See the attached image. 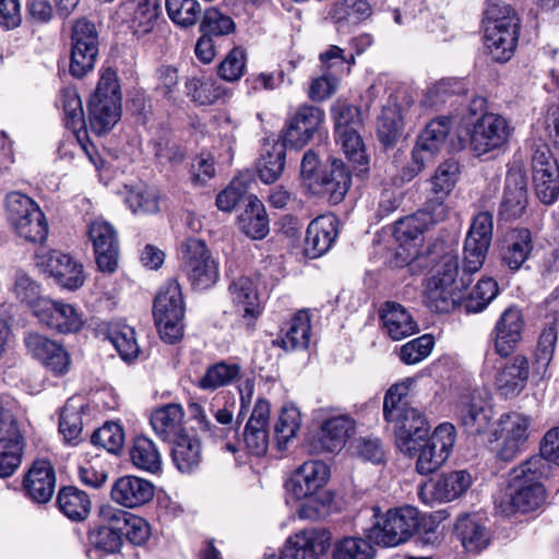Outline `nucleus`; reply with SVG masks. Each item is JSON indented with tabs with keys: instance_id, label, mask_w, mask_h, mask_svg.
<instances>
[{
	"instance_id": "nucleus-1",
	"label": "nucleus",
	"mask_w": 559,
	"mask_h": 559,
	"mask_svg": "<svg viewBox=\"0 0 559 559\" xmlns=\"http://www.w3.org/2000/svg\"><path fill=\"white\" fill-rule=\"evenodd\" d=\"M548 469L549 465L537 455L514 467L509 475L503 512L528 513L543 506L546 492L540 480L548 474Z\"/></svg>"
},
{
	"instance_id": "nucleus-2",
	"label": "nucleus",
	"mask_w": 559,
	"mask_h": 559,
	"mask_svg": "<svg viewBox=\"0 0 559 559\" xmlns=\"http://www.w3.org/2000/svg\"><path fill=\"white\" fill-rule=\"evenodd\" d=\"M484 15L486 50L492 61L506 63L518 48L521 19L510 4L501 0H488Z\"/></svg>"
},
{
	"instance_id": "nucleus-3",
	"label": "nucleus",
	"mask_w": 559,
	"mask_h": 559,
	"mask_svg": "<svg viewBox=\"0 0 559 559\" xmlns=\"http://www.w3.org/2000/svg\"><path fill=\"white\" fill-rule=\"evenodd\" d=\"M407 388L402 384L392 385L383 401V417L393 423L396 445L402 453H412L418 442L430 431L429 423L424 413L409 405L404 396Z\"/></svg>"
},
{
	"instance_id": "nucleus-4",
	"label": "nucleus",
	"mask_w": 559,
	"mask_h": 559,
	"mask_svg": "<svg viewBox=\"0 0 559 559\" xmlns=\"http://www.w3.org/2000/svg\"><path fill=\"white\" fill-rule=\"evenodd\" d=\"M472 278L463 272L460 275L459 258L453 254L442 257L425 288L426 306L435 312L448 313L462 300V292Z\"/></svg>"
},
{
	"instance_id": "nucleus-5",
	"label": "nucleus",
	"mask_w": 559,
	"mask_h": 559,
	"mask_svg": "<svg viewBox=\"0 0 559 559\" xmlns=\"http://www.w3.org/2000/svg\"><path fill=\"white\" fill-rule=\"evenodd\" d=\"M153 316L160 338L175 344L183 335L185 301L179 283L170 280L158 290L153 305Z\"/></svg>"
},
{
	"instance_id": "nucleus-6",
	"label": "nucleus",
	"mask_w": 559,
	"mask_h": 559,
	"mask_svg": "<svg viewBox=\"0 0 559 559\" xmlns=\"http://www.w3.org/2000/svg\"><path fill=\"white\" fill-rule=\"evenodd\" d=\"M419 511L412 506L389 509L383 514L376 513V522L369 528V537L383 547H395L406 543L417 531Z\"/></svg>"
},
{
	"instance_id": "nucleus-7",
	"label": "nucleus",
	"mask_w": 559,
	"mask_h": 559,
	"mask_svg": "<svg viewBox=\"0 0 559 559\" xmlns=\"http://www.w3.org/2000/svg\"><path fill=\"white\" fill-rule=\"evenodd\" d=\"M181 269L198 290L211 288L219 277L218 263L206 243L198 238H188L181 243Z\"/></svg>"
},
{
	"instance_id": "nucleus-8",
	"label": "nucleus",
	"mask_w": 559,
	"mask_h": 559,
	"mask_svg": "<svg viewBox=\"0 0 559 559\" xmlns=\"http://www.w3.org/2000/svg\"><path fill=\"white\" fill-rule=\"evenodd\" d=\"M532 419L518 412L502 414L491 433L489 442H498L496 452L501 461H512L524 451L530 436Z\"/></svg>"
},
{
	"instance_id": "nucleus-9",
	"label": "nucleus",
	"mask_w": 559,
	"mask_h": 559,
	"mask_svg": "<svg viewBox=\"0 0 559 559\" xmlns=\"http://www.w3.org/2000/svg\"><path fill=\"white\" fill-rule=\"evenodd\" d=\"M455 442V427L450 423L440 424L431 436L424 437L414 452L404 453L417 455L416 471L420 475L435 473L447 461Z\"/></svg>"
},
{
	"instance_id": "nucleus-10",
	"label": "nucleus",
	"mask_w": 559,
	"mask_h": 559,
	"mask_svg": "<svg viewBox=\"0 0 559 559\" xmlns=\"http://www.w3.org/2000/svg\"><path fill=\"white\" fill-rule=\"evenodd\" d=\"M432 224L430 213H417L399 219L394 225L393 235L400 247L394 257V265L399 267L411 266L420 253L423 234Z\"/></svg>"
},
{
	"instance_id": "nucleus-11",
	"label": "nucleus",
	"mask_w": 559,
	"mask_h": 559,
	"mask_svg": "<svg viewBox=\"0 0 559 559\" xmlns=\"http://www.w3.org/2000/svg\"><path fill=\"white\" fill-rule=\"evenodd\" d=\"M71 41L70 73L83 78L94 69L98 55V33L94 23L79 19L72 27Z\"/></svg>"
},
{
	"instance_id": "nucleus-12",
	"label": "nucleus",
	"mask_w": 559,
	"mask_h": 559,
	"mask_svg": "<svg viewBox=\"0 0 559 559\" xmlns=\"http://www.w3.org/2000/svg\"><path fill=\"white\" fill-rule=\"evenodd\" d=\"M512 134L508 120L497 114L477 118L469 131V147L476 156L503 147Z\"/></svg>"
},
{
	"instance_id": "nucleus-13",
	"label": "nucleus",
	"mask_w": 559,
	"mask_h": 559,
	"mask_svg": "<svg viewBox=\"0 0 559 559\" xmlns=\"http://www.w3.org/2000/svg\"><path fill=\"white\" fill-rule=\"evenodd\" d=\"M532 176L538 200L546 205L554 204L559 198V166L546 144L533 153Z\"/></svg>"
},
{
	"instance_id": "nucleus-14",
	"label": "nucleus",
	"mask_w": 559,
	"mask_h": 559,
	"mask_svg": "<svg viewBox=\"0 0 559 559\" xmlns=\"http://www.w3.org/2000/svg\"><path fill=\"white\" fill-rule=\"evenodd\" d=\"M325 120L324 110L314 105H300L286 122L284 146L300 150L320 132Z\"/></svg>"
},
{
	"instance_id": "nucleus-15",
	"label": "nucleus",
	"mask_w": 559,
	"mask_h": 559,
	"mask_svg": "<svg viewBox=\"0 0 559 559\" xmlns=\"http://www.w3.org/2000/svg\"><path fill=\"white\" fill-rule=\"evenodd\" d=\"M35 259L37 266L67 289H78L85 282L83 265L69 254L57 250L40 251Z\"/></svg>"
},
{
	"instance_id": "nucleus-16",
	"label": "nucleus",
	"mask_w": 559,
	"mask_h": 559,
	"mask_svg": "<svg viewBox=\"0 0 559 559\" xmlns=\"http://www.w3.org/2000/svg\"><path fill=\"white\" fill-rule=\"evenodd\" d=\"M525 321L522 311L516 306L506 308L495 323L490 333L495 353L508 357L522 341Z\"/></svg>"
},
{
	"instance_id": "nucleus-17",
	"label": "nucleus",
	"mask_w": 559,
	"mask_h": 559,
	"mask_svg": "<svg viewBox=\"0 0 559 559\" xmlns=\"http://www.w3.org/2000/svg\"><path fill=\"white\" fill-rule=\"evenodd\" d=\"M356 421L344 413L332 414L323 419L318 435L311 442L317 453H334L341 451L347 439L354 435Z\"/></svg>"
},
{
	"instance_id": "nucleus-18",
	"label": "nucleus",
	"mask_w": 559,
	"mask_h": 559,
	"mask_svg": "<svg viewBox=\"0 0 559 559\" xmlns=\"http://www.w3.org/2000/svg\"><path fill=\"white\" fill-rule=\"evenodd\" d=\"M88 238L93 243L96 264L102 272L114 273L118 266L119 242L115 228L103 219L88 226Z\"/></svg>"
},
{
	"instance_id": "nucleus-19",
	"label": "nucleus",
	"mask_w": 559,
	"mask_h": 559,
	"mask_svg": "<svg viewBox=\"0 0 559 559\" xmlns=\"http://www.w3.org/2000/svg\"><path fill=\"white\" fill-rule=\"evenodd\" d=\"M329 478L330 468L324 462L307 461L294 472L286 488L296 500L308 499L324 487Z\"/></svg>"
},
{
	"instance_id": "nucleus-20",
	"label": "nucleus",
	"mask_w": 559,
	"mask_h": 559,
	"mask_svg": "<svg viewBox=\"0 0 559 559\" xmlns=\"http://www.w3.org/2000/svg\"><path fill=\"white\" fill-rule=\"evenodd\" d=\"M27 350L52 374H66L71 365L70 355L63 346L39 333L31 332L24 338Z\"/></svg>"
},
{
	"instance_id": "nucleus-21",
	"label": "nucleus",
	"mask_w": 559,
	"mask_h": 559,
	"mask_svg": "<svg viewBox=\"0 0 559 559\" xmlns=\"http://www.w3.org/2000/svg\"><path fill=\"white\" fill-rule=\"evenodd\" d=\"M331 534L323 528H306L290 536L282 549V559H319L328 549Z\"/></svg>"
},
{
	"instance_id": "nucleus-22",
	"label": "nucleus",
	"mask_w": 559,
	"mask_h": 559,
	"mask_svg": "<svg viewBox=\"0 0 559 559\" xmlns=\"http://www.w3.org/2000/svg\"><path fill=\"white\" fill-rule=\"evenodd\" d=\"M455 417L468 435L487 431L492 412L485 399L476 392L462 395L455 406Z\"/></svg>"
},
{
	"instance_id": "nucleus-23",
	"label": "nucleus",
	"mask_w": 559,
	"mask_h": 559,
	"mask_svg": "<svg viewBox=\"0 0 559 559\" xmlns=\"http://www.w3.org/2000/svg\"><path fill=\"white\" fill-rule=\"evenodd\" d=\"M35 317L43 324L60 333L78 332L83 324L80 314L72 305L50 298L37 304Z\"/></svg>"
},
{
	"instance_id": "nucleus-24",
	"label": "nucleus",
	"mask_w": 559,
	"mask_h": 559,
	"mask_svg": "<svg viewBox=\"0 0 559 559\" xmlns=\"http://www.w3.org/2000/svg\"><path fill=\"white\" fill-rule=\"evenodd\" d=\"M454 531L467 552L479 554L491 542V532L486 519L478 513H465L457 516Z\"/></svg>"
},
{
	"instance_id": "nucleus-25",
	"label": "nucleus",
	"mask_w": 559,
	"mask_h": 559,
	"mask_svg": "<svg viewBox=\"0 0 559 559\" xmlns=\"http://www.w3.org/2000/svg\"><path fill=\"white\" fill-rule=\"evenodd\" d=\"M350 183V170L343 160L333 157L330 159V169L322 171L318 182L310 190L328 197L331 203L337 204L345 198Z\"/></svg>"
},
{
	"instance_id": "nucleus-26",
	"label": "nucleus",
	"mask_w": 559,
	"mask_h": 559,
	"mask_svg": "<svg viewBox=\"0 0 559 559\" xmlns=\"http://www.w3.org/2000/svg\"><path fill=\"white\" fill-rule=\"evenodd\" d=\"M527 182L525 175L519 169L507 173L504 191L499 214L504 219L521 217L527 206Z\"/></svg>"
},
{
	"instance_id": "nucleus-27",
	"label": "nucleus",
	"mask_w": 559,
	"mask_h": 559,
	"mask_svg": "<svg viewBox=\"0 0 559 559\" xmlns=\"http://www.w3.org/2000/svg\"><path fill=\"white\" fill-rule=\"evenodd\" d=\"M23 488L26 496L34 502H48L56 489V474L50 462L35 461L24 476Z\"/></svg>"
},
{
	"instance_id": "nucleus-28",
	"label": "nucleus",
	"mask_w": 559,
	"mask_h": 559,
	"mask_svg": "<svg viewBox=\"0 0 559 559\" xmlns=\"http://www.w3.org/2000/svg\"><path fill=\"white\" fill-rule=\"evenodd\" d=\"M528 376L527 358L523 355H515L498 370L495 377L496 389L504 399L515 397L526 386Z\"/></svg>"
},
{
	"instance_id": "nucleus-29",
	"label": "nucleus",
	"mask_w": 559,
	"mask_h": 559,
	"mask_svg": "<svg viewBox=\"0 0 559 559\" xmlns=\"http://www.w3.org/2000/svg\"><path fill=\"white\" fill-rule=\"evenodd\" d=\"M338 235L337 219L333 215H321L310 222L306 233L305 252L316 259L330 250Z\"/></svg>"
},
{
	"instance_id": "nucleus-30",
	"label": "nucleus",
	"mask_w": 559,
	"mask_h": 559,
	"mask_svg": "<svg viewBox=\"0 0 559 559\" xmlns=\"http://www.w3.org/2000/svg\"><path fill=\"white\" fill-rule=\"evenodd\" d=\"M229 294L238 309L241 322L247 331L251 332L255 320L261 313L258 293L252 280L241 276L233 281L229 285Z\"/></svg>"
},
{
	"instance_id": "nucleus-31",
	"label": "nucleus",
	"mask_w": 559,
	"mask_h": 559,
	"mask_svg": "<svg viewBox=\"0 0 559 559\" xmlns=\"http://www.w3.org/2000/svg\"><path fill=\"white\" fill-rule=\"evenodd\" d=\"M270 404L264 399L255 402L252 414L245 427L243 441L254 455H263L269 445Z\"/></svg>"
},
{
	"instance_id": "nucleus-32",
	"label": "nucleus",
	"mask_w": 559,
	"mask_h": 559,
	"mask_svg": "<svg viewBox=\"0 0 559 559\" xmlns=\"http://www.w3.org/2000/svg\"><path fill=\"white\" fill-rule=\"evenodd\" d=\"M110 495L118 504L133 509L153 499L154 486L144 478L123 476L114 483Z\"/></svg>"
},
{
	"instance_id": "nucleus-33",
	"label": "nucleus",
	"mask_w": 559,
	"mask_h": 559,
	"mask_svg": "<svg viewBox=\"0 0 559 559\" xmlns=\"http://www.w3.org/2000/svg\"><path fill=\"white\" fill-rule=\"evenodd\" d=\"M533 250L532 233L527 228H514L503 239L501 261L509 270L519 271Z\"/></svg>"
},
{
	"instance_id": "nucleus-34",
	"label": "nucleus",
	"mask_w": 559,
	"mask_h": 559,
	"mask_svg": "<svg viewBox=\"0 0 559 559\" xmlns=\"http://www.w3.org/2000/svg\"><path fill=\"white\" fill-rule=\"evenodd\" d=\"M386 334L393 341H401L418 332L417 322L409 311L395 301H386L380 313Z\"/></svg>"
},
{
	"instance_id": "nucleus-35",
	"label": "nucleus",
	"mask_w": 559,
	"mask_h": 559,
	"mask_svg": "<svg viewBox=\"0 0 559 559\" xmlns=\"http://www.w3.org/2000/svg\"><path fill=\"white\" fill-rule=\"evenodd\" d=\"M183 409L179 404H168L155 409L151 425L155 433L165 441H171L187 432L182 427Z\"/></svg>"
},
{
	"instance_id": "nucleus-36",
	"label": "nucleus",
	"mask_w": 559,
	"mask_h": 559,
	"mask_svg": "<svg viewBox=\"0 0 559 559\" xmlns=\"http://www.w3.org/2000/svg\"><path fill=\"white\" fill-rule=\"evenodd\" d=\"M88 112L91 130L98 135L106 133L120 119L121 100L91 98Z\"/></svg>"
},
{
	"instance_id": "nucleus-37",
	"label": "nucleus",
	"mask_w": 559,
	"mask_h": 559,
	"mask_svg": "<svg viewBox=\"0 0 559 559\" xmlns=\"http://www.w3.org/2000/svg\"><path fill=\"white\" fill-rule=\"evenodd\" d=\"M170 442L173 462L181 473H190L200 465L201 442L194 435L185 432Z\"/></svg>"
},
{
	"instance_id": "nucleus-38",
	"label": "nucleus",
	"mask_w": 559,
	"mask_h": 559,
	"mask_svg": "<svg viewBox=\"0 0 559 559\" xmlns=\"http://www.w3.org/2000/svg\"><path fill=\"white\" fill-rule=\"evenodd\" d=\"M239 216V228L252 239H263L269 234V218L263 203L253 194L248 198Z\"/></svg>"
},
{
	"instance_id": "nucleus-39",
	"label": "nucleus",
	"mask_w": 559,
	"mask_h": 559,
	"mask_svg": "<svg viewBox=\"0 0 559 559\" xmlns=\"http://www.w3.org/2000/svg\"><path fill=\"white\" fill-rule=\"evenodd\" d=\"M310 317L307 311H298L283 330V335L273 343L285 350L305 349L310 342Z\"/></svg>"
},
{
	"instance_id": "nucleus-40",
	"label": "nucleus",
	"mask_w": 559,
	"mask_h": 559,
	"mask_svg": "<svg viewBox=\"0 0 559 559\" xmlns=\"http://www.w3.org/2000/svg\"><path fill=\"white\" fill-rule=\"evenodd\" d=\"M472 485L466 471L441 474L432 485V495L440 502H449L461 497Z\"/></svg>"
},
{
	"instance_id": "nucleus-41",
	"label": "nucleus",
	"mask_w": 559,
	"mask_h": 559,
	"mask_svg": "<svg viewBox=\"0 0 559 559\" xmlns=\"http://www.w3.org/2000/svg\"><path fill=\"white\" fill-rule=\"evenodd\" d=\"M57 504L59 510L72 521L84 520L91 511V500L87 493L73 486L59 490Z\"/></svg>"
},
{
	"instance_id": "nucleus-42",
	"label": "nucleus",
	"mask_w": 559,
	"mask_h": 559,
	"mask_svg": "<svg viewBox=\"0 0 559 559\" xmlns=\"http://www.w3.org/2000/svg\"><path fill=\"white\" fill-rule=\"evenodd\" d=\"M372 539L361 536H346L335 542L332 559H374L377 548Z\"/></svg>"
},
{
	"instance_id": "nucleus-43",
	"label": "nucleus",
	"mask_w": 559,
	"mask_h": 559,
	"mask_svg": "<svg viewBox=\"0 0 559 559\" xmlns=\"http://www.w3.org/2000/svg\"><path fill=\"white\" fill-rule=\"evenodd\" d=\"M132 464L142 471L157 473L162 466V457L155 443L144 436H138L130 449Z\"/></svg>"
},
{
	"instance_id": "nucleus-44",
	"label": "nucleus",
	"mask_w": 559,
	"mask_h": 559,
	"mask_svg": "<svg viewBox=\"0 0 559 559\" xmlns=\"http://www.w3.org/2000/svg\"><path fill=\"white\" fill-rule=\"evenodd\" d=\"M240 376L241 368L238 364L219 361L207 367L205 373L198 380V386L202 390L214 391L234 383Z\"/></svg>"
},
{
	"instance_id": "nucleus-45",
	"label": "nucleus",
	"mask_w": 559,
	"mask_h": 559,
	"mask_svg": "<svg viewBox=\"0 0 559 559\" xmlns=\"http://www.w3.org/2000/svg\"><path fill=\"white\" fill-rule=\"evenodd\" d=\"M499 285L492 277H481L463 299L462 307L467 313H479L498 296Z\"/></svg>"
},
{
	"instance_id": "nucleus-46",
	"label": "nucleus",
	"mask_w": 559,
	"mask_h": 559,
	"mask_svg": "<svg viewBox=\"0 0 559 559\" xmlns=\"http://www.w3.org/2000/svg\"><path fill=\"white\" fill-rule=\"evenodd\" d=\"M25 447L23 435L0 438V477L7 478L15 473L22 462Z\"/></svg>"
},
{
	"instance_id": "nucleus-47",
	"label": "nucleus",
	"mask_w": 559,
	"mask_h": 559,
	"mask_svg": "<svg viewBox=\"0 0 559 559\" xmlns=\"http://www.w3.org/2000/svg\"><path fill=\"white\" fill-rule=\"evenodd\" d=\"M451 129V118L439 116L426 124L417 142H419V145L425 150L437 154L445 145Z\"/></svg>"
},
{
	"instance_id": "nucleus-48",
	"label": "nucleus",
	"mask_w": 559,
	"mask_h": 559,
	"mask_svg": "<svg viewBox=\"0 0 559 559\" xmlns=\"http://www.w3.org/2000/svg\"><path fill=\"white\" fill-rule=\"evenodd\" d=\"M186 95L197 105L215 103L223 94L222 86L207 76H190L185 82Z\"/></svg>"
},
{
	"instance_id": "nucleus-49",
	"label": "nucleus",
	"mask_w": 559,
	"mask_h": 559,
	"mask_svg": "<svg viewBox=\"0 0 559 559\" xmlns=\"http://www.w3.org/2000/svg\"><path fill=\"white\" fill-rule=\"evenodd\" d=\"M12 227L20 238L28 242L41 243L48 236V223L40 209L15 222Z\"/></svg>"
},
{
	"instance_id": "nucleus-50",
	"label": "nucleus",
	"mask_w": 559,
	"mask_h": 559,
	"mask_svg": "<svg viewBox=\"0 0 559 559\" xmlns=\"http://www.w3.org/2000/svg\"><path fill=\"white\" fill-rule=\"evenodd\" d=\"M335 140L341 145L348 160L358 168V171L362 173L368 169L369 159L359 130L335 134Z\"/></svg>"
},
{
	"instance_id": "nucleus-51",
	"label": "nucleus",
	"mask_w": 559,
	"mask_h": 559,
	"mask_svg": "<svg viewBox=\"0 0 559 559\" xmlns=\"http://www.w3.org/2000/svg\"><path fill=\"white\" fill-rule=\"evenodd\" d=\"M169 19L181 27L197 24L202 15V8L198 0H165Z\"/></svg>"
},
{
	"instance_id": "nucleus-52",
	"label": "nucleus",
	"mask_w": 559,
	"mask_h": 559,
	"mask_svg": "<svg viewBox=\"0 0 559 559\" xmlns=\"http://www.w3.org/2000/svg\"><path fill=\"white\" fill-rule=\"evenodd\" d=\"M108 341L126 361H132L140 355V346L135 338V331L129 325H116L110 328Z\"/></svg>"
},
{
	"instance_id": "nucleus-53",
	"label": "nucleus",
	"mask_w": 559,
	"mask_h": 559,
	"mask_svg": "<svg viewBox=\"0 0 559 559\" xmlns=\"http://www.w3.org/2000/svg\"><path fill=\"white\" fill-rule=\"evenodd\" d=\"M285 147L284 143L282 145L275 144L261 155L258 163V173L263 182L272 183L282 175L285 167Z\"/></svg>"
},
{
	"instance_id": "nucleus-54",
	"label": "nucleus",
	"mask_w": 559,
	"mask_h": 559,
	"mask_svg": "<svg viewBox=\"0 0 559 559\" xmlns=\"http://www.w3.org/2000/svg\"><path fill=\"white\" fill-rule=\"evenodd\" d=\"M335 123V134L359 130L362 127L360 108L346 100L338 99L331 108Z\"/></svg>"
},
{
	"instance_id": "nucleus-55",
	"label": "nucleus",
	"mask_w": 559,
	"mask_h": 559,
	"mask_svg": "<svg viewBox=\"0 0 559 559\" xmlns=\"http://www.w3.org/2000/svg\"><path fill=\"white\" fill-rule=\"evenodd\" d=\"M460 175V164L447 159L440 164L431 178V191L436 199L443 200L454 188Z\"/></svg>"
},
{
	"instance_id": "nucleus-56",
	"label": "nucleus",
	"mask_w": 559,
	"mask_h": 559,
	"mask_svg": "<svg viewBox=\"0 0 559 559\" xmlns=\"http://www.w3.org/2000/svg\"><path fill=\"white\" fill-rule=\"evenodd\" d=\"M59 102L64 112L67 128L76 132L79 128L85 127L82 100L74 87L63 88Z\"/></svg>"
},
{
	"instance_id": "nucleus-57",
	"label": "nucleus",
	"mask_w": 559,
	"mask_h": 559,
	"mask_svg": "<svg viewBox=\"0 0 559 559\" xmlns=\"http://www.w3.org/2000/svg\"><path fill=\"white\" fill-rule=\"evenodd\" d=\"M200 22V32L212 37L225 36L235 31L233 19L216 8L204 10Z\"/></svg>"
},
{
	"instance_id": "nucleus-58",
	"label": "nucleus",
	"mask_w": 559,
	"mask_h": 559,
	"mask_svg": "<svg viewBox=\"0 0 559 559\" xmlns=\"http://www.w3.org/2000/svg\"><path fill=\"white\" fill-rule=\"evenodd\" d=\"M300 425L301 415L299 409L294 405L284 406L274 428L280 448L297 435Z\"/></svg>"
},
{
	"instance_id": "nucleus-59",
	"label": "nucleus",
	"mask_w": 559,
	"mask_h": 559,
	"mask_svg": "<svg viewBox=\"0 0 559 559\" xmlns=\"http://www.w3.org/2000/svg\"><path fill=\"white\" fill-rule=\"evenodd\" d=\"M490 243L475 240V238L466 237L463 248V269L462 272L469 278L477 273L487 257Z\"/></svg>"
},
{
	"instance_id": "nucleus-60",
	"label": "nucleus",
	"mask_w": 559,
	"mask_h": 559,
	"mask_svg": "<svg viewBox=\"0 0 559 559\" xmlns=\"http://www.w3.org/2000/svg\"><path fill=\"white\" fill-rule=\"evenodd\" d=\"M159 0H139L133 14V28L138 36L148 34L159 16Z\"/></svg>"
},
{
	"instance_id": "nucleus-61",
	"label": "nucleus",
	"mask_w": 559,
	"mask_h": 559,
	"mask_svg": "<svg viewBox=\"0 0 559 559\" xmlns=\"http://www.w3.org/2000/svg\"><path fill=\"white\" fill-rule=\"evenodd\" d=\"M91 442L109 453L116 454L124 444L123 429L116 423H106L93 432Z\"/></svg>"
},
{
	"instance_id": "nucleus-62",
	"label": "nucleus",
	"mask_w": 559,
	"mask_h": 559,
	"mask_svg": "<svg viewBox=\"0 0 559 559\" xmlns=\"http://www.w3.org/2000/svg\"><path fill=\"white\" fill-rule=\"evenodd\" d=\"M90 545L104 554H115L122 545L121 533L107 526H97L88 533Z\"/></svg>"
},
{
	"instance_id": "nucleus-63",
	"label": "nucleus",
	"mask_w": 559,
	"mask_h": 559,
	"mask_svg": "<svg viewBox=\"0 0 559 559\" xmlns=\"http://www.w3.org/2000/svg\"><path fill=\"white\" fill-rule=\"evenodd\" d=\"M13 292L19 300L32 308L34 314L37 304L47 299L40 296L39 285L23 272L16 273Z\"/></svg>"
},
{
	"instance_id": "nucleus-64",
	"label": "nucleus",
	"mask_w": 559,
	"mask_h": 559,
	"mask_svg": "<svg viewBox=\"0 0 559 559\" xmlns=\"http://www.w3.org/2000/svg\"><path fill=\"white\" fill-rule=\"evenodd\" d=\"M435 345L431 335L425 334L404 344L400 349V359L406 365H415L429 356Z\"/></svg>"
}]
</instances>
